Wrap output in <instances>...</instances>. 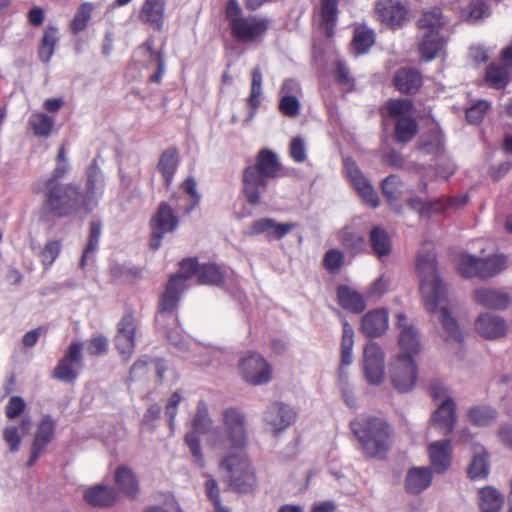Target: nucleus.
Returning a JSON list of instances; mask_svg holds the SVG:
<instances>
[{"mask_svg":"<svg viewBox=\"0 0 512 512\" xmlns=\"http://www.w3.org/2000/svg\"><path fill=\"white\" fill-rule=\"evenodd\" d=\"M284 176L283 166L278 155L268 149H261L255 159V163L247 166L242 175V192L246 201L252 205L261 202V194L268 186L269 179Z\"/></svg>","mask_w":512,"mask_h":512,"instance_id":"4","label":"nucleus"},{"mask_svg":"<svg viewBox=\"0 0 512 512\" xmlns=\"http://www.w3.org/2000/svg\"><path fill=\"white\" fill-rule=\"evenodd\" d=\"M393 84L402 94L413 95L422 86V75L415 68L403 67L396 71Z\"/></svg>","mask_w":512,"mask_h":512,"instance_id":"23","label":"nucleus"},{"mask_svg":"<svg viewBox=\"0 0 512 512\" xmlns=\"http://www.w3.org/2000/svg\"><path fill=\"white\" fill-rule=\"evenodd\" d=\"M336 295L338 304L346 311L359 314L366 308L362 294L347 285H339Z\"/></svg>","mask_w":512,"mask_h":512,"instance_id":"29","label":"nucleus"},{"mask_svg":"<svg viewBox=\"0 0 512 512\" xmlns=\"http://www.w3.org/2000/svg\"><path fill=\"white\" fill-rule=\"evenodd\" d=\"M262 81L263 76L261 69L259 67H255L251 72V89L250 95L247 98V106L250 108L251 114H255L261 104L260 98L263 93Z\"/></svg>","mask_w":512,"mask_h":512,"instance_id":"47","label":"nucleus"},{"mask_svg":"<svg viewBox=\"0 0 512 512\" xmlns=\"http://www.w3.org/2000/svg\"><path fill=\"white\" fill-rule=\"evenodd\" d=\"M224 18L228 23L231 37L240 44H260L270 29V20L266 17L244 15L237 0H228L224 7Z\"/></svg>","mask_w":512,"mask_h":512,"instance_id":"6","label":"nucleus"},{"mask_svg":"<svg viewBox=\"0 0 512 512\" xmlns=\"http://www.w3.org/2000/svg\"><path fill=\"white\" fill-rule=\"evenodd\" d=\"M86 190L83 191L87 195V203L95 206L94 196L99 188L100 184H103V177L101 175L100 169L96 162L94 161L86 171Z\"/></svg>","mask_w":512,"mask_h":512,"instance_id":"50","label":"nucleus"},{"mask_svg":"<svg viewBox=\"0 0 512 512\" xmlns=\"http://www.w3.org/2000/svg\"><path fill=\"white\" fill-rule=\"evenodd\" d=\"M178 224L179 219L173 208L167 202H161L150 221V248L157 250L161 246L164 234L175 231Z\"/></svg>","mask_w":512,"mask_h":512,"instance_id":"11","label":"nucleus"},{"mask_svg":"<svg viewBox=\"0 0 512 512\" xmlns=\"http://www.w3.org/2000/svg\"><path fill=\"white\" fill-rule=\"evenodd\" d=\"M430 463L436 473L448 470L452 459V449L449 440L432 442L428 447Z\"/></svg>","mask_w":512,"mask_h":512,"instance_id":"25","label":"nucleus"},{"mask_svg":"<svg viewBox=\"0 0 512 512\" xmlns=\"http://www.w3.org/2000/svg\"><path fill=\"white\" fill-rule=\"evenodd\" d=\"M289 155L296 163H303L307 159L306 146L301 137H294L291 140Z\"/></svg>","mask_w":512,"mask_h":512,"instance_id":"63","label":"nucleus"},{"mask_svg":"<svg viewBox=\"0 0 512 512\" xmlns=\"http://www.w3.org/2000/svg\"><path fill=\"white\" fill-rule=\"evenodd\" d=\"M474 300L481 306L495 310H504L510 303L507 293L490 288L477 289L474 292Z\"/></svg>","mask_w":512,"mask_h":512,"instance_id":"28","label":"nucleus"},{"mask_svg":"<svg viewBox=\"0 0 512 512\" xmlns=\"http://www.w3.org/2000/svg\"><path fill=\"white\" fill-rule=\"evenodd\" d=\"M345 263V255L339 249H329L325 252L322 260L323 267L330 274H337Z\"/></svg>","mask_w":512,"mask_h":512,"instance_id":"53","label":"nucleus"},{"mask_svg":"<svg viewBox=\"0 0 512 512\" xmlns=\"http://www.w3.org/2000/svg\"><path fill=\"white\" fill-rule=\"evenodd\" d=\"M504 504L503 495L493 487H485L479 491V507L481 512H499Z\"/></svg>","mask_w":512,"mask_h":512,"instance_id":"42","label":"nucleus"},{"mask_svg":"<svg viewBox=\"0 0 512 512\" xmlns=\"http://www.w3.org/2000/svg\"><path fill=\"white\" fill-rule=\"evenodd\" d=\"M114 487L118 495L135 500L139 497L141 488L136 473L127 465H120L114 471Z\"/></svg>","mask_w":512,"mask_h":512,"instance_id":"19","label":"nucleus"},{"mask_svg":"<svg viewBox=\"0 0 512 512\" xmlns=\"http://www.w3.org/2000/svg\"><path fill=\"white\" fill-rule=\"evenodd\" d=\"M295 419V414L288 406L275 402L265 413V421L278 433L286 429Z\"/></svg>","mask_w":512,"mask_h":512,"instance_id":"26","label":"nucleus"},{"mask_svg":"<svg viewBox=\"0 0 512 512\" xmlns=\"http://www.w3.org/2000/svg\"><path fill=\"white\" fill-rule=\"evenodd\" d=\"M84 500L92 507L108 508L119 501V495L114 487L97 484L87 488L83 493Z\"/></svg>","mask_w":512,"mask_h":512,"instance_id":"21","label":"nucleus"},{"mask_svg":"<svg viewBox=\"0 0 512 512\" xmlns=\"http://www.w3.org/2000/svg\"><path fill=\"white\" fill-rule=\"evenodd\" d=\"M212 421L208 414V409L205 403H199L196 414L192 421L193 430L188 432L185 436V442L190 449L195 463L199 467L204 466V459L201 450L200 434H204L211 429Z\"/></svg>","mask_w":512,"mask_h":512,"instance_id":"13","label":"nucleus"},{"mask_svg":"<svg viewBox=\"0 0 512 512\" xmlns=\"http://www.w3.org/2000/svg\"><path fill=\"white\" fill-rule=\"evenodd\" d=\"M468 417L473 424L486 426L496 418V411L487 406H474L469 410Z\"/></svg>","mask_w":512,"mask_h":512,"instance_id":"54","label":"nucleus"},{"mask_svg":"<svg viewBox=\"0 0 512 512\" xmlns=\"http://www.w3.org/2000/svg\"><path fill=\"white\" fill-rule=\"evenodd\" d=\"M487 454L475 455L469 465L468 475L471 479L485 478L489 473Z\"/></svg>","mask_w":512,"mask_h":512,"instance_id":"56","label":"nucleus"},{"mask_svg":"<svg viewBox=\"0 0 512 512\" xmlns=\"http://www.w3.org/2000/svg\"><path fill=\"white\" fill-rule=\"evenodd\" d=\"M102 225L100 221H92L89 225L88 242L83 251L80 267L85 268L89 255L94 253L98 249L100 237H101Z\"/></svg>","mask_w":512,"mask_h":512,"instance_id":"51","label":"nucleus"},{"mask_svg":"<svg viewBox=\"0 0 512 512\" xmlns=\"http://www.w3.org/2000/svg\"><path fill=\"white\" fill-rule=\"evenodd\" d=\"M490 107L489 102L479 100L466 110V119L471 124L480 123Z\"/></svg>","mask_w":512,"mask_h":512,"instance_id":"60","label":"nucleus"},{"mask_svg":"<svg viewBox=\"0 0 512 512\" xmlns=\"http://www.w3.org/2000/svg\"><path fill=\"white\" fill-rule=\"evenodd\" d=\"M363 369L366 380L372 385L383 382L385 355L382 348L374 341H369L363 352Z\"/></svg>","mask_w":512,"mask_h":512,"instance_id":"16","label":"nucleus"},{"mask_svg":"<svg viewBox=\"0 0 512 512\" xmlns=\"http://www.w3.org/2000/svg\"><path fill=\"white\" fill-rule=\"evenodd\" d=\"M475 328L483 338L488 340L499 339L507 334L505 320L492 313L480 314L475 321Z\"/></svg>","mask_w":512,"mask_h":512,"instance_id":"20","label":"nucleus"},{"mask_svg":"<svg viewBox=\"0 0 512 512\" xmlns=\"http://www.w3.org/2000/svg\"><path fill=\"white\" fill-rule=\"evenodd\" d=\"M342 339H341V365L347 366L352 363V349L354 345V330L346 319L342 321Z\"/></svg>","mask_w":512,"mask_h":512,"instance_id":"49","label":"nucleus"},{"mask_svg":"<svg viewBox=\"0 0 512 512\" xmlns=\"http://www.w3.org/2000/svg\"><path fill=\"white\" fill-rule=\"evenodd\" d=\"M33 191L42 194L41 211L47 216L63 219L93 211V205L87 203V195L74 182L51 183L49 187H34Z\"/></svg>","mask_w":512,"mask_h":512,"instance_id":"3","label":"nucleus"},{"mask_svg":"<svg viewBox=\"0 0 512 512\" xmlns=\"http://www.w3.org/2000/svg\"><path fill=\"white\" fill-rule=\"evenodd\" d=\"M54 434V420L50 415H44L37 426L32 444L45 449L46 446L53 440Z\"/></svg>","mask_w":512,"mask_h":512,"instance_id":"44","label":"nucleus"},{"mask_svg":"<svg viewBox=\"0 0 512 512\" xmlns=\"http://www.w3.org/2000/svg\"><path fill=\"white\" fill-rule=\"evenodd\" d=\"M81 365L82 344L73 341L53 369L52 377L61 382L72 383L77 379Z\"/></svg>","mask_w":512,"mask_h":512,"instance_id":"15","label":"nucleus"},{"mask_svg":"<svg viewBox=\"0 0 512 512\" xmlns=\"http://www.w3.org/2000/svg\"><path fill=\"white\" fill-rule=\"evenodd\" d=\"M431 481L432 471L429 467H413L407 472L405 488L411 494H419L429 487Z\"/></svg>","mask_w":512,"mask_h":512,"instance_id":"33","label":"nucleus"},{"mask_svg":"<svg viewBox=\"0 0 512 512\" xmlns=\"http://www.w3.org/2000/svg\"><path fill=\"white\" fill-rule=\"evenodd\" d=\"M94 6L89 2L82 3L71 21L70 30L73 34L77 35L86 29L88 22L91 19Z\"/></svg>","mask_w":512,"mask_h":512,"instance_id":"52","label":"nucleus"},{"mask_svg":"<svg viewBox=\"0 0 512 512\" xmlns=\"http://www.w3.org/2000/svg\"><path fill=\"white\" fill-rule=\"evenodd\" d=\"M485 81L491 88L504 89L510 82V68L505 64L490 63L485 70Z\"/></svg>","mask_w":512,"mask_h":512,"instance_id":"38","label":"nucleus"},{"mask_svg":"<svg viewBox=\"0 0 512 512\" xmlns=\"http://www.w3.org/2000/svg\"><path fill=\"white\" fill-rule=\"evenodd\" d=\"M226 270L215 263L200 265L197 282L200 285L220 286L225 283Z\"/></svg>","mask_w":512,"mask_h":512,"instance_id":"37","label":"nucleus"},{"mask_svg":"<svg viewBox=\"0 0 512 512\" xmlns=\"http://www.w3.org/2000/svg\"><path fill=\"white\" fill-rule=\"evenodd\" d=\"M297 226L296 222L277 223L272 218H261L251 223L248 234L250 236L265 234L268 241H275L284 238Z\"/></svg>","mask_w":512,"mask_h":512,"instance_id":"18","label":"nucleus"},{"mask_svg":"<svg viewBox=\"0 0 512 512\" xmlns=\"http://www.w3.org/2000/svg\"><path fill=\"white\" fill-rule=\"evenodd\" d=\"M389 372L391 382L398 392H409L415 386L417 367L411 355H397L390 363Z\"/></svg>","mask_w":512,"mask_h":512,"instance_id":"12","label":"nucleus"},{"mask_svg":"<svg viewBox=\"0 0 512 512\" xmlns=\"http://www.w3.org/2000/svg\"><path fill=\"white\" fill-rule=\"evenodd\" d=\"M339 242L353 256L361 254L366 249V242L363 235L346 227L339 233Z\"/></svg>","mask_w":512,"mask_h":512,"instance_id":"43","label":"nucleus"},{"mask_svg":"<svg viewBox=\"0 0 512 512\" xmlns=\"http://www.w3.org/2000/svg\"><path fill=\"white\" fill-rule=\"evenodd\" d=\"M466 202H467L466 196H464L460 199L441 197L436 200L426 201V204H427L426 216L429 217L432 213L442 212L445 209H447L448 207L463 206L466 204Z\"/></svg>","mask_w":512,"mask_h":512,"instance_id":"55","label":"nucleus"},{"mask_svg":"<svg viewBox=\"0 0 512 512\" xmlns=\"http://www.w3.org/2000/svg\"><path fill=\"white\" fill-rule=\"evenodd\" d=\"M200 264L197 258H185L179 263V272L170 276L159 299V312L172 313L178 306L186 282L194 275L198 277Z\"/></svg>","mask_w":512,"mask_h":512,"instance_id":"8","label":"nucleus"},{"mask_svg":"<svg viewBox=\"0 0 512 512\" xmlns=\"http://www.w3.org/2000/svg\"><path fill=\"white\" fill-rule=\"evenodd\" d=\"M385 110L394 122L395 142L401 145L411 142L419 130L418 122L413 116V102L407 98L392 99L386 103Z\"/></svg>","mask_w":512,"mask_h":512,"instance_id":"7","label":"nucleus"},{"mask_svg":"<svg viewBox=\"0 0 512 512\" xmlns=\"http://www.w3.org/2000/svg\"><path fill=\"white\" fill-rule=\"evenodd\" d=\"M243 379L251 385H264L272 380V367L259 353L251 352L239 363Z\"/></svg>","mask_w":512,"mask_h":512,"instance_id":"14","label":"nucleus"},{"mask_svg":"<svg viewBox=\"0 0 512 512\" xmlns=\"http://www.w3.org/2000/svg\"><path fill=\"white\" fill-rule=\"evenodd\" d=\"M397 319L398 325L402 328L399 335V345L404 351L403 354L413 357L420 351L418 332L413 326L406 325L407 318L404 314H398Z\"/></svg>","mask_w":512,"mask_h":512,"instance_id":"30","label":"nucleus"},{"mask_svg":"<svg viewBox=\"0 0 512 512\" xmlns=\"http://www.w3.org/2000/svg\"><path fill=\"white\" fill-rule=\"evenodd\" d=\"M28 125L35 136L47 138L51 135L54 120L45 113H33L28 119Z\"/></svg>","mask_w":512,"mask_h":512,"instance_id":"48","label":"nucleus"},{"mask_svg":"<svg viewBox=\"0 0 512 512\" xmlns=\"http://www.w3.org/2000/svg\"><path fill=\"white\" fill-rule=\"evenodd\" d=\"M416 268L420 276V292L425 308L434 313L440 307V322L447 333V341H463L457 320L451 316L446 306L447 288L438 276L436 254L432 242H424L417 256Z\"/></svg>","mask_w":512,"mask_h":512,"instance_id":"2","label":"nucleus"},{"mask_svg":"<svg viewBox=\"0 0 512 512\" xmlns=\"http://www.w3.org/2000/svg\"><path fill=\"white\" fill-rule=\"evenodd\" d=\"M350 428L366 458H386L392 447L394 431L385 419L374 416L355 419L350 422Z\"/></svg>","mask_w":512,"mask_h":512,"instance_id":"5","label":"nucleus"},{"mask_svg":"<svg viewBox=\"0 0 512 512\" xmlns=\"http://www.w3.org/2000/svg\"><path fill=\"white\" fill-rule=\"evenodd\" d=\"M349 177L363 201L370 207L377 208L380 204L379 197L363 173L354 166L349 169Z\"/></svg>","mask_w":512,"mask_h":512,"instance_id":"27","label":"nucleus"},{"mask_svg":"<svg viewBox=\"0 0 512 512\" xmlns=\"http://www.w3.org/2000/svg\"><path fill=\"white\" fill-rule=\"evenodd\" d=\"M369 245L373 254L381 259L387 257L392 251V241L384 228L375 226L369 233Z\"/></svg>","mask_w":512,"mask_h":512,"instance_id":"35","label":"nucleus"},{"mask_svg":"<svg viewBox=\"0 0 512 512\" xmlns=\"http://www.w3.org/2000/svg\"><path fill=\"white\" fill-rule=\"evenodd\" d=\"M165 7L166 0H145L139 12V19L155 31H161L164 25Z\"/></svg>","mask_w":512,"mask_h":512,"instance_id":"22","label":"nucleus"},{"mask_svg":"<svg viewBox=\"0 0 512 512\" xmlns=\"http://www.w3.org/2000/svg\"><path fill=\"white\" fill-rule=\"evenodd\" d=\"M58 42V29L54 26H48L38 48V57L43 63H48L54 53Z\"/></svg>","mask_w":512,"mask_h":512,"instance_id":"45","label":"nucleus"},{"mask_svg":"<svg viewBox=\"0 0 512 512\" xmlns=\"http://www.w3.org/2000/svg\"><path fill=\"white\" fill-rule=\"evenodd\" d=\"M375 39L373 29L365 24H358L354 28L351 45L357 55H363L375 44Z\"/></svg>","mask_w":512,"mask_h":512,"instance_id":"36","label":"nucleus"},{"mask_svg":"<svg viewBox=\"0 0 512 512\" xmlns=\"http://www.w3.org/2000/svg\"><path fill=\"white\" fill-rule=\"evenodd\" d=\"M179 164V154L176 147H169L160 155L157 169L161 173L164 185L169 188Z\"/></svg>","mask_w":512,"mask_h":512,"instance_id":"34","label":"nucleus"},{"mask_svg":"<svg viewBox=\"0 0 512 512\" xmlns=\"http://www.w3.org/2000/svg\"><path fill=\"white\" fill-rule=\"evenodd\" d=\"M445 39L440 32H423L422 40L418 45V52L424 61H431L439 56L444 49Z\"/></svg>","mask_w":512,"mask_h":512,"instance_id":"31","label":"nucleus"},{"mask_svg":"<svg viewBox=\"0 0 512 512\" xmlns=\"http://www.w3.org/2000/svg\"><path fill=\"white\" fill-rule=\"evenodd\" d=\"M150 357L142 356L130 368L128 380L130 382L138 381L147 377L149 372Z\"/></svg>","mask_w":512,"mask_h":512,"instance_id":"61","label":"nucleus"},{"mask_svg":"<svg viewBox=\"0 0 512 512\" xmlns=\"http://www.w3.org/2000/svg\"><path fill=\"white\" fill-rule=\"evenodd\" d=\"M403 183L398 175L392 174L386 177L381 184L382 193L387 203L394 208L396 212H400L397 201L402 194Z\"/></svg>","mask_w":512,"mask_h":512,"instance_id":"41","label":"nucleus"},{"mask_svg":"<svg viewBox=\"0 0 512 512\" xmlns=\"http://www.w3.org/2000/svg\"><path fill=\"white\" fill-rule=\"evenodd\" d=\"M180 189L185 192L186 195L179 197L183 204H177L176 208L179 212L189 214L200 202V195L196 190V181L192 177H189L182 182Z\"/></svg>","mask_w":512,"mask_h":512,"instance_id":"39","label":"nucleus"},{"mask_svg":"<svg viewBox=\"0 0 512 512\" xmlns=\"http://www.w3.org/2000/svg\"><path fill=\"white\" fill-rule=\"evenodd\" d=\"M333 75L335 82L340 86H348L350 89L354 86V79L350 75L349 68L347 67L346 63L337 60L334 63V70Z\"/></svg>","mask_w":512,"mask_h":512,"instance_id":"58","label":"nucleus"},{"mask_svg":"<svg viewBox=\"0 0 512 512\" xmlns=\"http://www.w3.org/2000/svg\"><path fill=\"white\" fill-rule=\"evenodd\" d=\"M507 267V258L504 255H494L489 258H478L472 255H462L457 269L465 278L478 277L491 278Z\"/></svg>","mask_w":512,"mask_h":512,"instance_id":"9","label":"nucleus"},{"mask_svg":"<svg viewBox=\"0 0 512 512\" xmlns=\"http://www.w3.org/2000/svg\"><path fill=\"white\" fill-rule=\"evenodd\" d=\"M279 111L286 117L295 118L300 112V102L292 95H285L279 101Z\"/></svg>","mask_w":512,"mask_h":512,"instance_id":"59","label":"nucleus"},{"mask_svg":"<svg viewBox=\"0 0 512 512\" xmlns=\"http://www.w3.org/2000/svg\"><path fill=\"white\" fill-rule=\"evenodd\" d=\"M375 11L378 19L392 29L402 27L409 15L408 7L400 0H379Z\"/></svg>","mask_w":512,"mask_h":512,"instance_id":"17","label":"nucleus"},{"mask_svg":"<svg viewBox=\"0 0 512 512\" xmlns=\"http://www.w3.org/2000/svg\"><path fill=\"white\" fill-rule=\"evenodd\" d=\"M26 403L20 396H12L5 408V414L8 419H15L22 414Z\"/></svg>","mask_w":512,"mask_h":512,"instance_id":"64","label":"nucleus"},{"mask_svg":"<svg viewBox=\"0 0 512 512\" xmlns=\"http://www.w3.org/2000/svg\"><path fill=\"white\" fill-rule=\"evenodd\" d=\"M339 0H320V25L331 37L338 17Z\"/></svg>","mask_w":512,"mask_h":512,"instance_id":"40","label":"nucleus"},{"mask_svg":"<svg viewBox=\"0 0 512 512\" xmlns=\"http://www.w3.org/2000/svg\"><path fill=\"white\" fill-rule=\"evenodd\" d=\"M61 248L62 244L60 240H51L44 245L43 249L39 253V258L46 269L49 268L57 259L61 252Z\"/></svg>","mask_w":512,"mask_h":512,"instance_id":"57","label":"nucleus"},{"mask_svg":"<svg viewBox=\"0 0 512 512\" xmlns=\"http://www.w3.org/2000/svg\"><path fill=\"white\" fill-rule=\"evenodd\" d=\"M388 327V312L386 309L378 308L367 312L361 320V331L368 337L382 335Z\"/></svg>","mask_w":512,"mask_h":512,"instance_id":"24","label":"nucleus"},{"mask_svg":"<svg viewBox=\"0 0 512 512\" xmlns=\"http://www.w3.org/2000/svg\"><path fill=\"white\" fill-rule=\"evenodd\" d=\"M138 320L132 307L125 308L124 314L117 324L114 343L124 361H129L136 347V330Z\"/></svg>","mask_w":512,"mask_h":512,"instance_id":"10","label":"nucleus"},{"mask_svg":"<svg viewBox=\"0 0 512 512\" xmlns=\"http://www.w3.org/2000/svg\"><path fill=\"white\" fill-rule=\"evenodd\" d=\"M433 423L439 427L443 434L452 432L455 422V403L452 398H446L432 415Z\"/></svg>","mask_w":512,"mask_h":512,"instance_id":"32","label":"nucleus"},{"mask_svg":"<svg viewBox=\"0 0 512 512\" xmlns=\"http://www.w3.org/2000/svg\"><path fill=\"white\" fill-rule=\"evenodd\" d=\"M443 25V16L439 8L424 11L417 21V28L423 32H440Z\"/></svg>","mask_w":512,"mask_h":512,"instance_id":"46","label":"nucleus"},{"mask_svg":"<svg viewBox=\"0 0 512 512\" xmlns=\"http://www.w3.org/2000/svg\"><path fill=\"white\" fill-rule=\"evenodd\" d=\"M223 422L224 433L215 429L211 439L212 447L225 454L219 467L228 474L231 489L238 493L253 492L257 486V477L245 452L247 445L245 416L236 408H227L223 411Z\"/></svg>","mask_w":512,"mask_h":512,"instance_id":"1","label":"nucleus"},{"mask_svg":"<svg viewBox=\"0 0 512 512\" xmlns=\"http://www.w3.org/2000/svg\"><path fill=\"white\" fill-rule=\"evenodd\" d=\"M109 341L104 335H97L87 341V352L91 356H98L108 351Z\"/></svg>","mask_w":512,"mask_h":512,"instance_id":"62","label":"nucleus"}]
</instances>
